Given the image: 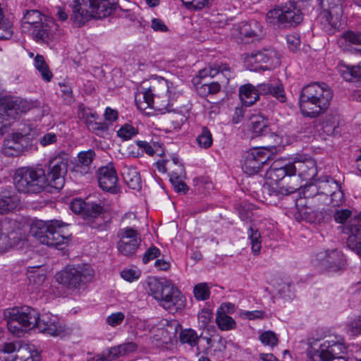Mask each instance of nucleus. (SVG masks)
Wrapping results in <instances>:
<instances>
[{"label":"nucleus","instance_id":"54","mask_svg":"<svg viewBox=\"0 0 361 361\" xmlns=\"http://www.w3.org/2000/svg\"><path fill=\"white\" fill-rule=\"evenodd\" d=\"M116 347L120 357L128 355L137 349V345L133 342L124 343L116 345Z\"/></svg>","mask_w":361,"mask_h":361},{"label":"nucleus","instance_id":"48","mask_svg":"<svg viewBox=\"0 0 361 361\" xmlns=\"http://www.w3.org/2000/svg\"><path fill=\"white\" fill-rule=\"evenodd\" d=\"M343 38L345 42H348L350 44L361 46V32L348 30L343 33ZM357 51L361 54V48L357 49Z\"/></svg>","mask_w":361,"mask_h":361},{"label":"nucleus","instance_id":"8","mask_svg":"<svg viewBox=\"0 0 361 361\" xmlns=\"http://www.w3.org/2000/svg\"><path fill=\"white\" fill-rule=\"evenodd\" d=\"M94 275V269L90 265L81 264L66 266L56 274L55 278L59 283L67 289L79 290L92 281Z\"/></svg>","mask_w":361,"mask_h":361},{"label":"nucleus","instance_id":"27","mask_svg":"<svg viewBox=\"0 0 361 361\" xmlns=\"http://www.w3.org/2000/svg\"><path fill=\"white\" fill-rule=\"evenodd\" d=\"M206 341L207 347L201 349V353L207 355L222 357V355L226 348V341L219 335H213L210 337H203Z\"/></svg>","mask_w":361,"mask_h":361},{"label":"nucleus","instance_id":"35","mask_svg":"<svg viewBox=\"0 0 361 361\" xmlns=\"http://www.w3.org/2000/svg\"><path fill=\"white\" fill-rule=\"evenodd\" d=\"M180 341L182 343H187L190 347L196 348L197 354L201 353V348L199 343L203 340V337L198 336L197 332L192 329H185L181 330L179 336Z\"/></svg>","mask_w":361,"mask_h":361},{"label":"nucleus","instance_id":"18","mask_svg":"<svg viewBox=\"0 0 361 361\" xmlns=\"http://www.w3.org/2000/svg\"><path fill=\"white\" fill-rule=\"evenodd\" d=\"M345 263L343 255L337 250L321 252L317 255L315 259V264L334 272L341 270Z\"/></svg>","mask_w":361,"mask_h":361},{"label":"nucleus","instance_id":"61","mask_svg":"<svg viewBox=\"0 0 361 361\" xmlns=\"http://www.w3.org/2000/svg\"><path fill=\"white\" fill-rule=\"evenodd\" d=\"M160 255V250L152 246L149 247L144 254L142 257V262L144 264H147L149 261L157 258Z\"/></svg>","mask_w":361,"mask_h":361},{"label":"nucleus","instance_id":"51","mask_svg":"<svg viewBox=\"0 0 361 361\" xmlns=\"http://www.w3.org/2000/svg\"><path fill=\"white\" fill-rule=\"evenodd\" d=\"M109 124L106 121H97L92 123L89 130L94 133L99 137H104V134L108 131Z\"/></svg>","mask_w":361,"mask_h":361},{"label":"nucleus","instance_id":"1","mask_svg":"<svg viewBox=\"0 0 361 361\" xmlns=\"http://www.w3.org/2000/svg\"><path fill=\"white\" fill-rule=\"evenodd\" d=\"M67 166V161L59 157L49 161L47 174L40 167L19 168L13 176L14 185L18 192L27 194L39 193L47 186L59 190L65 183Z\"/></svg>","mask_w":361,"mask_h":361},{"label":"nucleus","instance_id":"29","mask_svg":"<svg viewBox=\"0 0 361 361\" xmlns=\"http://www.w3.org/2000/svg\"><path fill=\"white\" fill-rule=\"evenodd\" d=\"M227 308V312L231 313L234 308V305L228 303L221 307V311H218L216 317V323L219 328L222 331H229L233 329L236 326L234 319L226 314L224 308Z\"/></svg>","mask_w":361,"mask_h":361},{"label":"nucleus","instance_id":"4","mask_svg":"<svg viewBox=\"0 0 361 361\" xmlns=\"http://www.w3.org/2000/svg\"><path fill=\"white\" fill-rule=\"evenodd\" d=\"M117 8V0H75L71 20L80 27L92 18L101 19L111 15Z\"/></svg>","mask_w":361,"mask_h":361},{"label":"nucleus","instance_id":"13","mask_svg":"<svg viewBox=\"0 0 361 361\" xmlns=\"http://www.w3.org/2000/svg\"><path fill=\"white\" fill-rule=\"evenodd\" d=\"M109 211V205L101 200L86 201L83 217L88 220L89 226L99 231H107L111 221L106 219V214Z\"/></svg>","mask_w":361,"mask_h":361},{"label":"nucleus","instance_id":"28","mask_svg":"<svg viewBox=\"0 0 361 361\" xmlns=\"http://www.w3.org/2000/svg\"><path fill=\"white\" fill-rule=\"evenodd\" d=\"M45 20L46 22L39 26H35V28L30 31L32 37L37 42L48 44L53 37L54 30L52 27L55 24L51 20Z\"/></svg>","mask_w":361,"mask_h":361},{"label":"nucleus","instance_id":"49","mask_svg":"<svg viewBox=\"0 0 361 361\" xmlns=\"http://www.w3.org/2000/svg\"><path fill=\"white\" fill-rule=\"evenodd\" d=\"M212 136L206 127L202 128V133L197 137V142L201 147L208 148L212 144Z\"/></svg>","mask_w":361,"mask_h":361},{"label":"nucleus","instance_id":"22","mask_svg":"<svg viewBox=\"0 0 361 361\" xmlns=\"http://www.w3.org/2000/svg\"><path fill=\"white\" fill-rule=\"evenodd\" d=\"M98 183L105 191L115 193L117 190L118 176L112 164L102 166L98 169Z\"/></svg>","mask_w":361,"mask_h":361},{"label":"nucleus","instance_id":"31","mask_svg":"<svg viewBox=\"0 0 361 361\" xmlns=\"http://www.w3.org/2000/svg\"><path fill=\"white\" fill-rule=\"evenodd\" d=\"M96 154L93 149L82 151L78 153V163L74 166V171L85 175L90 172V165L95 158Z\"/></svg>","mask_w":361,"mask_h":361},{"label":"nucleus","instance_id":"40","mask_svg":"<svg viewBox=\"0 0 361 361\" xmlns=\"http://www.w3.org/2000/svg\"><path fill=\"white\" fill-rule=\"evenodd\" d=\"M247 236L251 244L252 252L255 255H257L261 250V233L257 228L250 226L247 231Z\"/></svg>","mask_w":361,"mask_h":361},{"label":"nucleus","instance_id":"24","mask_svg":"<svg viewBox=\"0 0 361 361\" xmlns=\"http://www.w3.org/2000/svg\"><path fill=\"white\" fill-rule=\"evenodd\" d=\"M15 343H18V348L16 350V354L13 353H8L6 356V361H39V355L37 351L35 350L33 345L26 343L21 341H16Z\"/></svg>","mask_w":361,"mask_h":361},{"label":"nucleus","instance_id":"21","mask_svg":"<svg viewBox=\"0 0 361 361\" xmlns=\"http://www.w3.org/2000/svg\"><path fill=\"white\" fill-rule=\"evenodd\" d=\"M180 327L178 322H173L164 327H154L150 330L152 342L158 346L171 343Z\"/></svg>","mask_w":361,"mask_h":361},{"label":"nucleus","instance_id":"5","mask_svg":"<svg viewBox=\"0 0 361 361\" xmlns=\"http://www.w3.org/2000/svg\"><path fill=\"white\" fill-rule=\"evenodd\" d=\"M147 293L169 312L175 313L185 306V298L181 292L176 286L165 279L149 278Z\"/></svg>","mask_w":361,"mask_h":361},{"label":"nucleus","instance_id":"60","mask_svg":"<svg viewBox=\"0 0 361 361\" xmlns=\"http://www.w3.org/2000/svg\"><path fill=\"white\" fill-rule=\"evenodd\" d=\"M58 135L54 133H47L39 138V144L46 147L57 142Z\"/></svg>","mask_w":361,"mask_h":361},{"label":"nucleus","instance_id":"33","mask_svg":"<svg viewBox=\"0 0 361 361\" xmlns=\"http://www.w3.org/2000/svg\"><path fill=\"white\" fill-rule=\"evenodd\" d=\"M261 94L258 90V85L253 86L251 84H246L240 87L239 97L243 104L250 106L254 104Z\"/></svg>","mask_w":361,"mask_h":361},{"label":"nucleus","instance_id":"57","mask_svg":"<svg viewBox=\"0 0 361 361\" xmlns=\"http://www.w3.org/2000/svg\"><path fill=\"white\" fill-rule=\"evenodd\" d=\"M351 214L352 212L348 209H337L334 214V219L338 224H343Z\"/></svg>","mask_w":361,"mask_h":361},{"label":"nucleus","instance_id":"2","mask_svg":"<svg viewBox=\"0 0 361 361\" xmlns=\"http://www.w3.org/2000/svg\"><path fill=\"white\" fill-rule=\"evenodd\" d=\"M149 82L150 85L147 87V82H143L135 94V101L138 109H161L176 100L178 92L172 82L161 77L152 78Z\"/></svg>","mask_w":361,"mask_h":361},{"label":"nucleus","instance_id":"41","mask_svg":"<svg viewBox=\"0 0 361 361\" xmlns=\"http://www.w3.org/2000/svg\"><path fill=\"white\" fill-rule=\"evenodd\" d=\"M298 212L301 219L305 220L310 223H314L318 219H319V212L313 209L310 207L306 205L301 206L299 207L297 205Z\"/></svg>","mask_w":361,"mask_h":361},{"label":"nucleus","instance_id":"47","mask_svg":"<svg viewBox=\"0 0 361 361\" xmlns=\"http://www.w3.org/2000/svg\"><path fill=\"white\" fill-rule=\"evenodd\" d=\"M336 190L331 192L326 189L327 194L331 196V204L333 207H339L345 202L343 192L336 185Z\"/></svg>","mask_w":361,"mask_h":361},{"label":"nucleus","instance_id":"30","mask_svg":"<svg viewBox=\"0 0 361 361\" xmlns=\"http://www.w3.org/2000/svg\"><path fill=\"white\" fill-rule=\"evenodd\" d=\"M18 203L19 200L11 188L0 192V214H6L13 211Z\"/></svg>","mask_w":361,"mask_h":361},{"label":"nucleus","instance_id":"11","mask_svg":"<svg viewBox=\"0 0 361 361\" xmlns=\"http://www.w3.org/2000/svg\"><path fill=\"white\" fill-rule=\"evenodd\" d=\"M4 315L8 329L18 337L23 335L25 329H32V324H36L37 310L29 306L6 310Z\"/></svg>","mask_w":361,"mask_h":361},{"label":"nucleus","instance_id":"23","mask_svg":"<svg viewBox=\"0 0 361 361\" xmlns=\"http://www.w3.org/2000/svg\"><path fill=\"white\" fill-rule=\"evenodd\" d=\"M290 170L292 171L293 176L298 173V176L303 180H311L317 175V165L314 159L310 158L305 159L302 161L295 160L290 163Z\"/></svg>","mask_w":361,"mask_h":361},{"label":"nucleus","instance_id":"12","mask_svg":"<svg viewBox=\"0 0 361 361\" xmlns=\"http://www.w3.org/2000/svg\"><path fill=\"white\" fill-rule=\"evenodd\" d=\"M303 20V14L295 2H290L280 8H276L267 13V21L279 27H293Z\"/></svg>","mask_w":361,"mask_h":361},{"label":"nucleus","instance_id":"34","mask_svg":"<svg viewBox=\"0 0 361 361\" xmlns=\"http://www.w3.org/2000/svg\"><path fill=\"white\" fill-rule=\"evenodd\" d=\"M252 131L254 136H276L274 133H271V129L269 126L268 120L262 116H255L252 118L251 121Z\"/></svg>","mask_w":361,"mask_h":361},{"label":"nucleus","instance_id":"44","mask_svg":"<svg viewBox=\"0 0 361 361\" xmlns=\"http://www.w3.org/2000/svg\"><path fill=\"white\" fill-rule=\"evenodd\" d=\"M194 296L197 300H206L209 298L210 290L206 283H198L194 287Z\"/></svg>","mask_w":361,"mask_h":361},{"label":"nucleus","instance_id":"52","mask_svg":"<svg viewBox=\"0 0 361 361\" xmlns=\"http://www.w3.org/2000/svg\"><path fill=\"white\" fill-rule=\"evenodd\" d=\"M35 267H30L27 270V278L30 283L37 286L41 285L46 279V275L43 273H36Z\"/></svg>","mask_w":361,"mask_h":361},{"label":"nucleus","instance_id":"17","mask_svg":"<svg viewBox=\"0 0 361 361\" xmlns=\"http://www.w3.org/2000/svg\"><path fill=\"white\" fill-rule=\"evenodd\" d=\"M36 324H32V329L37 328L40 332L56 336L64 332V327L57 316L49 312L44 313L41 316L37 311Z\"/></svg>","mask_w":361,"mask_h":361},{"label":"nucleus","instance_id":"16","mask_svg":"<svg viewBox=\"0 0 361 361\" xmlns=\"http://www.w3.org/2000/svg\"><path fill=\"white\" fill-rule=\"evenodd\" d=\"M231 35L238 42L248 43L255 39H260L264 35L262 25L257 20L240 22L235 25Z\"/></svg>","mask_w":361,"mask_h":361},{"label":"nucleus","instance_id":"56","mask_svg":"<svg viewBox=\"0 0 361 361\" xmlns=\"http://www.w3.org/2000/svg\"><path fill=\"white\" fill-rule=\"evenodd\" d=\"M125 319V315L121 312H117L111 314L106 318V323L112 326L115 327L119 324H121Z\"/></svg>","mask_w":361,"mask_h":361},{"label":"nucleus","instance_id":"62","mask_svg":"<svg viewBox=\"0 0 361 361\" xmlns=\"http://www.w3.org/2000/svg\"><path fill=\"white\" fill-rule=\"evenodd\" d=\"M121 276L124 280L131 282L137 279L140 274L133 269H126L121 271Z\"/></svg>","mask_w":361,"mask_h":361},{"label":"nucleus","instance_id":"10","mask_svg":"<svg viewBox=\"0 0 361 361\" xmlns=\"http://www.w3.org/2000/svg\"><path fill=\"white\" fill-rule=\"evenodd\" d=\"M323 11L318 17L321 28L329 35L334 34L341 27L345 0H319Z\"/></svg>","mask_w":361,"mask_h":361},{"label":"nucleus","instance_id":"46","mask_svg":"<svg viewBox=\"0 0 361 361\" xmlns=\"http://www.w3.org/2000/svg\"><path fill=\"white\" fill-rule=\"evenodd\" d=\"M137 133V129L128 123H126L123 126H122L121 128L117 131L118 136L123 138L125 140L131 139Z\"/></svg>","mask_w":361,"mask_h":361},{"label":"nucleus","instance_id":"50","mask_svg":"<svg viewBox=\"0 0 361 361\" xmlns=\"http://www.w3.org/2000/svg\"><path fill=\"white\" fill-rule=\"evenodd\" d=\"M346 331L350 336L361 334V315L357 316L347 324Z\"/></svg>","mask_w":361,"mask_h":361},{"label":"nucleus","instance_id":"55","mask_svg":"<svg viewBox=\"0 0 361 361\" xmlns=\"http://www.w3.org/2000/svg\"><path fill=\"white\" fill-rule=\"evenodd\" d=\"M18 343L11 342L5 343L1 349H0V361H6L8 353H14L18 348Z\"/></svg>","mask_w":361,"mask_h":361},{"label":"nucleus","instance_id":"59","mask_svg":"<svg viewBox=\"0 0 361 361\" xmlns=\"http://www.w3.org/2000/svg\"><path fill=\"white\" fill-rule=\"evenodd\" d=\"M288 47L290 50L295 51L298 49L300 45V39L298 35L291 34L286 37Z\"/></svg>","mask_w":361,"mask_h":361},{"label":"nucleus","instance_id":"39","mask_svg":"<svg viewBox=\"0 0 361 361\" xmlns=\"http://www.w3.org/2000/svg\"><path fill=\"white\" fill-rule=\"evenodd\" d=\"M329 180H327L326 183H322L319 186L314 184L306 185L304 188V195L305 198H313L317 195L324 196L328 197L326 189L330 185H329Z\"/></svg>","mask_w":361,"mask_h":361},{"label":"nucleus","instance_id":"58","mask_svg":"<svg viewBox=\"0 0 361 361\" xmlns=\"http://www.w3.org/2000/svg\"><path fill=\"white\" fill-rule=\"evenodd\" d=\"M86 201L81 199H75L71 202L70 208L75 214H81L84 216Z\"/></svg>","mask_w":361,"mask_h":361},{"label":"nucleus","instance_id":"20","mask_svg":"<svg viewBox=\"0 0 361 361\" xmlns=\"http://www.w3.org/2000/svg\"><path fill=\"white\" fill-rule=\"evenodd\" d=\"M343 232L348 235L347 239L348 247L361 256V215L351 219L343 227Z\"/></svg>","mask_w":361,"mask_h":361},{"label":"nucleus","instance_id":"64","mask_svg":"<svg viewBox=\"0 0 361 361\" xmlns=\"http://www.w3.org/2000/svg\"><path fill=\"white\" fill-rule=\"evenodd\" d=\"M212 317V314L208 310H202L198 314V321L204 326H205L210 322Z\"/></svg>","mask_w":361,"mask_h":361},{"label":"nucleus","instance_id":"6","mask_svg":"<svg viewBox=\"0 0 361 361\" xmlns=\"http://www.w3.org/2000/svg\"><path fill=\"white\" fill-rule=\"evenodd\" d=\"M348 345L340 335H330L321 343L311 344L307 350L308 361H348Z\"/></svg>","mask_w":361,"mask_h":361},{"label":"nucleus","instance_id":"19","mask_svg":"<svg viewBox=\"0 0 361 361\" xmlns=\"http://www.w3.org/2000/svg\"><path fill=\"white\" fill-rule=\"evenodd\" d=\"M121 240L118 243V251L125 256H131L137 250L140 242L138 233L133 228H125L120 231Z\"/></svg>","mask_w":361,"mask_h":361},{"label":"nucleus","instance_id":"38","mask_svg":"<svg viewBox=\"0 0 361 361\" xmlns=\"http://www.w3.org/2000/svg\"><path fill=\"white\" fill-rule=\"evenodd\" d=\"M341 121L338 114H329L322 123V129L328 135L339 134L338 128Z\"/></svg>","mask_w":361,"mask_h":361},{"label":"nucleus","instance_id":"25","mask_svg":"<svg viewBox=\"0 0 361 361\" xmlns=\"http://www.w3.org/2000/svg\"><path fill=\"white\" fill-rule=\"evenodd\" d=\"M258 90L261 94H270L281 103H284L287 100L283 85L282 82L277 78L259 84Z\"/></svg>","mask_w":361,"mask_h":361},{"label":"nucleus","instance_id":"32","mask_svg":"<svg viewBox=\"0 0 361 361\" xmlns=\"http://www.w3.org/2000/svg\"><path fill=\"white\" fill-rule=\"evenodd\" d=\"M44 16L37 10L26 11L22 20V28L24 31H30L46 22Z\"/></svg>","mask_w":361,"mask_h":361},{"label":"nucleus","instance_id":"14","mask_svg":"<svg viewBox=\"0 0 361 361\" xmlns=\"http://www.w3.org/2000/svg\"><path fill=\"white\" fill-rule=\"evenodd\" d=\"M244 62L251 71L269 70L280 63L279 54L271 47L245 54Z\"/></svg>","mask_w":361,"mask_h":361},{"label":"nucleus","instance_id":"45","mask_svg":"<svg viewBox=\"0 0 361 361\" xmlns=\"http://www.w3.org/2000/svg\"><path fill=\"white\" fill-rule=\"evenodd\" d=\"M186 120V117L180 113H173L169 115L167 118V122L174 130L180 129Z\"/></svg>","mask_w":361,"mask_h":361},{"label":"nucleus","instance_id":"15","mask_svg":"<svg viewBox=\"0 0 361 361\" xmlns=\"http://www.w3.org/2000/svg\"><path fill=\"white\" fill-rule=\"evenodd\" d=\"M276 147H256L247 152L244 159L243 170L249 176L257 173L271 159Z\"/></svg>","mask_w":361,"mask_h":361},{"label":"nucleus","instance_id":"43","mask_svg":"<svg viewBox=\"0 0 361 361\" xmlns=\"http://www.w3.org/2000/svg\"><path fill=\"white\" fill-rule=\"evenodd\" d=\"M121 357L116 346L109 348L103 350L95 361H113Z\"/></svg>","mask_w":361,"mask_h":361},{"label":"nucleus","instance_id":"26","mask_svg":"<svg viewBox=\"0 0 361 361\" xmlns=\"http://www.w3.org/2000/svg\"><path fill=\"white\" fill-rule=\"evenodd\" d=\"M25 137L22 133H15L6 137L3 144L2 152L8 157L18 156L24 149Z\"/></svg>","mask_w":361,"mask_h":361},{"label":"nucleus","instance_id":"42","mask_svg":"<svg viewBox=\"0 0 361 361\" xmlns=\"http://www.w3.org/2000/svg\"><path fill=\"white\" fill-rule=\"evenodd\" d=\"M260 341L264 345L271 348L276 346L279 343L277 335L272 331H266L259 336Z\"/></svg>","mask_w":361,"mask_h":361},{"label":"nucleus","instance_id":"3","mask_svg":"<svg viewBox=\"0 0 361 361\" xmlns=\"http://www.w3.org/2000/svg\"><path fill=\"white\" fill-rule=\"evenodd\" d=\"M332 97V91L325 83L314 82L305 86L299 99L301 113L306 117L318 116L327 109Z\"/></svg>","mask_w":361,"mask_h":361},{"label":"nucleus","instance_id":"53","mask_svg":"<svg viewBox=\"0 0 361 361\" xmlns=\"http://www.w3.org/2000/svg\"><path fill=\"white\" fill-rule=\"evenodd\" d=\"M277 290L281 297L290 300L294 297L292 286L287 283H281L277 287Z\"/></svg>","mask_w":361,"mask_h":361},{"label":"nucleus","instance_id":"7","mask_svg":"<svg viewBox=\"0 0 361 361\" xmlns=\"http://www.w3.org/2000/svg\"><path fill=\"white\" fill-rule=\"evenodd\" d=\"M65 226L67 224L59 220H36L31 226L30 233L41 244L62 250L68 242V235L63 231Z\"/></svg>","mask_w":361,"mask_h":361},{"label":"nucleus","instance_id":"63","mask_svg":"<svg viewBox=\"0 0 361 361\" xmlns=\"http://www.w3.org/2000/svg\"><path fill=\"white\" fill-rule=\"evenodd\" d=\"M152 28L156 32H165L168 31V27L164 21L159 18H153L152 20Z\"/></svg>","mask_w":361,"mask_h":361},{"label":"nucleus","instance_id":"9","mask_svg":"<svg viewBox=\"0 0 361 361\" xmlns=\"http://www.w3.org/2000/svg\"><path fill=\"white\" fill-rule=\"evenodd\" d=\"M293 176L290 170V163L284 164L280 161H275L267 171L266 178L275 183V185L267 184L263 187V193L269 196H275L281 198L283 195L292 194L299 188L298 185L288 186L287 188L280 187L277 183L283 180L286 176Z\"/></svg>","mask_w":361,"mask_h":361},{"label":"nucleus","instance_id":"37","mask_svg":"<svg viewBox=\"0 0 361 361\" xmlns=\"http://www.w3.org/2000/svg\"><path fill=\"white\" fill-rule=\"evenodd\" d=\"M217 75H221L224 78L221 80V83L228 84L229 80L233 77V72L227 64L221 62L209 66V77L214 78Z\"/></svg>","mask_w":361,"mask_h":361},{"label":"nucleus","instance_id":"36","mask_svg":"<svg viewBox=\"0 0 361 361\" xmlns=\"http://www.w3.org/2000/svg\"><path fill=\"white\" fill-rule=\"evenodd\" d=\"M124 181L129 188L138 190L142 187V181L139 172L133 167H124L123 170Z\"/></svg>","mask_w":361,"mask_h":361}]
</instances>
